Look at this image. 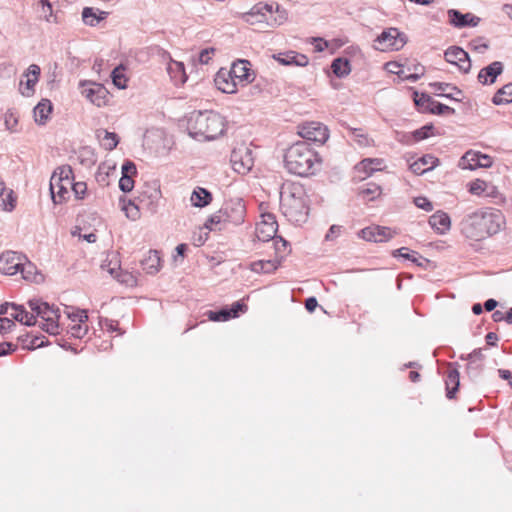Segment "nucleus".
Masks as SVG:
<instances>
[{"mask_svg":"<svg viewBox=\"0 0 512 512\" xmlns=\"http://www.w3.org/2000/svg\"><path fill=\"white\" fill-rule=\"evenodd\" d=\"M393 257H400L405 260H409L413 263H415L419 267H423V263L420 260H423L424 262H428L427 259L423 258L418 254V252L410 250L407 247H401L399 249H396L392 252Z\"/></svg>","mask_w":512,"mask_h":512,"instance_id":"27","label":"nucleus"},{"mask_svg":"<svg viewBox=\"0 0 512 512\" xmlns=\"http://www.w3.org/2000/svg\"><path fill=\"white\" fill-rule=\"evenodd\" d=\"M56 181L59 183L65 182L67 185H72L74 182L73 170L69 165H64L59 167L52 175L50 180V190L52 199L56 202L55 189H56Z\"/></svg>","mask_w":512,"mask_h":512,"instance_id":"15","label":"nucleus"},{"mask_svg":"<svg viewBox=\"0 0 512 512\" xmlns=\"http://www.w3.org/2000/svg\"><path fill=\"white\" fill-rule=\"evenodd\" d=\"M274 58L282 65H295V66H306L309 62L308 57L304 54L297 53L295 51H289L287 53H280Z\"/></svg>","mask_w":512,"mask_h":512,"instance_id":"22","label":"nucleus"},{"mask_svg":"<svg viewBox=\"0 0 512 512\" xmlns=\"http://www.w3.org/2000/svg\"><path fill=\"white\" fill-rule=\"evenodd\" d=\"M504 223L499 210L479 209L466 214L459 223L461 234L468 240L481 241L497 234Z\"/></svg>","mask_w":512,"mask_h":512,"instance_id":"1","label":"nucleus"},{"mask_svg":"<svg viewBox=\"0 0 512 512\" xmlns=\"http://www.w3.org/2000/svg\"><path fill=\"white\" fill-rule=\"evenodd\" d=\"M71 188L78 199H82L86 193L87 185L84 182H73Z\"/></svg>","mask_w":512,"mask_h":512,"instance_id":"60","label":"nucleus"},{"mask_svg":"<svg viewBox=\"0 0 512 512\" xmlns=\"http://www.w3.org/2000/svg\"><path fill=\"white\" fill-rule=\"evenodd\" d=\"M414 203L418 208H420L426 212H430L433 210L432 202L426 197H422V196L416 197L414 199Z\"/></svg>","mask_w":512,"mask_h":512,"instance_id":"53","label":"nucleus"},{"mask_svg":"<svg viewBox=\"0 0 512 512\" xmlns=\"http://www.w3.org/2000/svg\"><path fill=\"white\" fill-rule=\"evenodd\" d=\"M433 99L426 93H418L414 92V102L415 105L420 109L422 112H428L425 110V108L429 107L432 103Z\"/></svg>","mask_w":512,"mask_h":512,"instance_id":"43","label":"nucleus"},{"mask_svg":"<svg viewBox=\"0 0 512 512\" xmlns=\"http://www.w3.org/2000/svg\"><path fill=\"white\" fill-rule=\"evenodd\" d=\"M274 11V5L273 4H267V3H258L254 5L251 10L243 15V19L251 24H257V23H263L267 22V14H272Z\"/></svg>","mask_w":512,"mask_h":512,"instance_id":"13","label":"nucleus"},{"mask_svg":"<svg viewBox=\"0 0 512 512\" xmlns=\"http://www.w3.org/2000/svg\"><path fill=\"white\" fill-rule=\"evenodd\" d=\"M430 226L440 235L445 234L451 226L449 215L443 211H437L429 218Z\"/></svg>","mask_w":512,"mask_h":512,"instance_id":"21","label":"nucleus"},{"mask_svg":"<svg viewBox=\"0 0 512 512\" xmlns=\"http://www.w3.org/2000/svg\"><path fill=\"white\" fill-rule=\"evenodd\" d=\"M277 269V264L271 260H259L251 263V270L256 273H271Z\"/></svg>","mask_w":512,"mask_h":512,"instance_id":"37","label":"nucleus"},{"mask_svg":"<svg viewBox=\"0 0 512 512\" xmlns=\"http://www.w3.org/2000/svg\"><path fill=\"white\" fill-rule=\"evenodd\" d=\"M466 373L471 379H476L483 371V363L475 362L474 360H466Z\"/></svg>","mask_w":512,"mask_h":512,"instance_id":"44","label":"nucleus"},{"mask_svg":"<svg viewBox=\"0 0 512 512\" xmlns=\"http://www.w3.org/2000/svg\"><path fill=\"white\" fill-rule=\"evenodd\" d=\"M103 133L104 136L101 138L102 146L108 150L112 151L116 148L119 143V137L114 132H109L107 130L98 131V137L100 138V134Z\"/></svg>","mask_w":512,"mask_h":512,"instance_id":"35","label":"nucleus"},{"mask_svg":"<svg viewBox=\"0 0 512 512\" xmlns=\"http://www.w3.org/2000/svg\"><path fill=\"white\" fill-rule=\"evenodd\" d=\"M352 136L361 146H367L369 144L368 137L363 133L361 129L351 128L350 129Z\"/></svg>","mask_w":512,"mask_h":512,"instance_id":"54","label":"nucleus"},{"mask_svg":"<svg viewBox=\"0 0 512 512\" xmlns=\"http://www.w3.org/2000/svg\"><path fill=\"white\" fill-rule=\"evenodd\" d=\"M113 84L119 89L127 87V78L124 75V68L122 66L116 67L111 74Z\"/></svg>","mask_w":512,"mask_h":512,"instance_id":"40","label":"nucleus"},{"mask_svg":"<svg viewBox=\"0 0 512 512\" xmlns=\"http://www.w3.org/2000/svg\"><path fill=\"white\" fill-rule=\"evenodd\" d=\"M504 66L500 61H494L482 68L478 73V81L483 84H493L497 77L503 72Z\"/></svg>","mask_w":512,"mask_h":512,"instance_id":"17","label":"nucleus"},{"mask_svg":"<svg viewBox=\"0 0 512 512\" xmlns=\"http://www.w3.org/2000/svg\"><path fill=\"white\" fill-rule=\"evenodd\" d=\"M108 15V12L95 10L92 7H85L82 11V20L86 25L96 26L102 20H104Z\"/></svg>","mask_w":512,"mask_h":512,"instance_id":"26","label":"nucleus"},{"mask_svg":"<svg viewBox=\"0 0 512 512\" xmlns=\"http://www.w3.org/2000/svg\"><path fill=\"white\" fill-rule=\"evenodd\" d=\"M479 152L469 150L459 160L458 166L462 169L475 170L479 168Z\"/></svg>","mask_w":512,"mask_h":512,"instance_id":"30","label":"nucleus"},{"mask_svg":"<svg viewBox=\"0 0 512 512\" xmlns=\"http://www.w3.org/2000/svg\"><path fill=\"white\" fill-rule=\"evenodd\" d=\"M492 102L495 105L509 104L512 102V83L501 87L493 96Z\"/></svg>","mask_w":512,"mask_h":512,"instance_id":"33","label":"nucleus"},{"mask_svg":"<svg viewBox=\"0 0 512 512\" xmlns=\"http://www.w3.org/2000/svg\"><path fill=\"white\" fill-rule=\"evenodd\" d=\"M44 339H45L44 336H42V337L35 336L30 340V342L28 344L24 345V348H26L28 350H34L36 348L43 347V346H45Z\"/></svg>","mask_w":512,"mask_h":512,"instance_id":"62","label":"nucleus"},{"mask_svg":"<svg viewBox=\"0 0 512 512\" xmlns=\"http://www.w3.org/2000/svg\"><path fill=\"white\" fill-rule=\"evenodd\" d=\"M359 193L363 198L372 201L381 195L382 189L378 184L370 182L361 187Z\"/></svg>","mask_w":512,"mask_h":512,"instance_id":"36","label":"nucleus"},{"mask_svg":"<svg viewBox=\"0 0 512 512\" xmlns=\"http://www.w3.org/2000/svg\"><path fill=\"white\" fill-rule=\"evenodd\" d=\"M208 319L214 322L227 321L231 318L228 308H222L219 311H208Z\"/></svg>","mask_w":512,"mask_h":512,"instance_id":"45","label":"nucleus"},{"mask_svg":"<svg viewBox=\"0 0 512 512\" xmlns=\"http://www.w3.org/2000/svg\"><path fill=\"white\" fill-rule=\"evenodd\" d=\"M438 162V158L434 157L431 154H426L420 157L418 160L411 163L409 168L413 173L417 175H422L425 172L432 170L434 167H436L438 165Z\"/></svg>","mask_w":512,"mask_h":512,"instance_id":"20","label":"nucleus"},{"mask_svg":"<svg viewBox=\"0 0 512 512\" xmlns=\"http://www.w3.org/2000/svg\"><path fill=\"white\" fill-rule=\"evenodd\" d=\"M246 215V207L242 199L234 198L226 201L223 207L213 214L205 222V227L213 230V226L217 224L240 225L244 222Z\"/></svg>","mask_w":512,"mask_h":512,"instance_id":"5","label":"nucleus"},{"mask_svg":"<svg viewBox=\"0 0 512 512\" xmlns=\"http://www.w3.org/2000/svg\"><path fill=\"white\" fill-rule=\"evenodd\" d=\"M407 43V36L397 28L390 27L382 31L374 40L373 47L379 51H398Z\"/></svg>","mask_w":512,"mask_h":512,"instance_id":"7","label":"nucleus"},{"mask_svg":"<svg viewBox=\"0 0 512 512\" xmlns=\"http://www.w3.org/2000/svg\"><path fill=\"white\" fill-rule=\"evenodd\" d=\"M278 231V224H270L259 223L256 228V235L259 240L266 242L271 239H274L276 233Z\"/></svg>","mask_w":512,"mask_h":512,"instance_id":"28","label":"nucleus"},{"mask_svg":"<svg viewBox=\"0 0 512 512\" xmlns=\"http://www.w3.org/2000/svg\"><path fill=\"white\" fill-rule=\"evenodd\" d=\"M167 71L176 82L184 83L187 79L182 62L172 60L168 65Z\"/></svg>","mask_w":512,"mask_h":512,"instance_id":"34","label":"nucleus"},{"mask_svg":"<svg viewBox=\"0 0 512 512\" xmlns=\"http://www.w3.org/2000/svg\"><path fill=\"white\" fill-rule=\"evenodd\" d=\"M373 226L363 228L359 231L358 236L365 241L374 242Z\"/></svg>","mask_w":512,"mask_h":512,"instance_id":"64","label":"nucleus"},{"mask_svg":"<svg viewBox=\"0 0 512 512\" xmlns=\"http://www.w3.org/2000/svg\"><path fill=\"white\" fill-rule=\"evenodd\" d=\"M284 163L290 173L304 177L316 172L320 158L306 141H298L286 150Z\"/></svg>","mask_w":512,"mask_h":512,"instance_id":"3","label":"nucleus"},{"mask_svg":"<svg viewBox=\"0 0 512 512\" xmlns=\"http://www.w3.org/2000/svg\"><path fill=\"white\" fill-rule=\"evenodd\" d=\"M449 23L456 28H463L466 26L475 27L479 24L480 18L472 13L462 14L456 9H449L447 11Z\"/></svg>","mask_w":512,"mask_h":512,"instance_id":"14","label":"nucleus"},{"mask_svg":"<svg viewBox=\"0 0 512 512\" xmlns=\"http://www.w3.org/2000/svg\"><path fill=\"white\" fill-rule=\"evenodd\" d=\"M160 198L161 191L159 188L155 187L149 194L147 191L142 192L139 196V201L141 204L145 205L150 212H155Z\"/></svg>","mask_w":512,"mask_h":512,"instance_id":"25","label":"nucleus"},{"mask_svg":"<svg viewBox=\"0 0 512 512\" xmlns=\"http://www.w3.org/2000/svg\"><path fill=\"white\" fill-rule=\"evenodd\" d=\"M53 106L50 100L42 99L34 108L35 122L39 125L46 124L52 113Z\"/></svg>","mask_w":512,"mask_h":512,"instance_id":"24","label":"nucleus"},{"mask_svg":"<svg viewBox=\"0 0 512 512\" xmlns=\"http://www.w3.org/2000/svg\"><path fill=\"white\" fill-rule=\"evenodd\" d=\"M107 93L105 87L97 83H92L83 90L85 97L98 107L106 103Z\"/></svg>","mask_w":512,"mask_h":512,"instance_id":"19","label":"nucleus"},{"mask_svg":"<svg viewBox=\"0 0 512 512\" xmlns=\"http://www.w3.org/2000/svg\"><path fill=\"white\" fill-rule=\"evenodd\" d=\"M141 267L148 274H156L161 268V257L157 250H150L142 260Z\"/></svg>","mask_w":512,"mask_h":512,"instance_id":"23","label":"nucleus"},{"mask_svg":"<svg viewBox=\"0 0 512 512\" xmlns=\"http://www.w3.org/2000/svg\"><path fill=\"white\" fill-rule=\"evenodd\" d=\"M12 309L14 310L11 313V317L16 321L23 323L24 319L28 316L29 312L24 308L23 305L13 304Z\"/></svg>","mask_w":512,"mask_h":512,"instance_id":"49","label":"nucleus"},{"mask_svg":"<svg viewBox=\"0 0 512 512\" xmlns=\"http://www.w3.org/2000/svg\"><path fill=\"white\" fill-rule=\"evenodd\" d=\"M341 230H342L341 226H339V225H332L329 228L327 234L325 235V240L326 241H333L334 239H336L337 237L340 236Z\"/></svg>","mask_w":512,"mask_h":512,"instance_id":"63","label":"nucleus"},{"mask_svg":"<svg viewBox=\"0 0 512 512\" xmlns=\"http://www.w3.org/2000/svg\"><path fill=\"white\" fill-rule=\"evenodd\" d=\"M25 256L13 251H6L0 255V272L5 275H15L19 272Z\"/></svg>","mask_w":512,"mask_h":512,"instance_id":"11","label":"nucleus"},{"mask_svg":"<svg viewBox=\"0 0 512 512\" xmlns=\"http://www.w3.org/2000/svg\"><path fill=\"white\" fill-rule=\"evenodd\" d=\"M134 187V180L129 176H122L119 180V188L121 191L128 193Z\"/></svg>","mask_w":512,"mask_h":512,"instance_id":"57","label":"nucleus"},{"mask_svg":"<svg viewBox=\"0 0 512 512\" xmlns=\"http://www.w3.org/2000/svg\"><path fill=\"white\" fill-rule=\"evenodd\" d=\"M4 122H5V127L7 130H9L10 132L16 131V126L18 124V117L13 110H8L5 113Z\"/></svg>","mask_w":512,"mask_h":512,"instance_id":"46","label":"nucleus"},{"mask_svg":"<svg viewBox=\"0 0 512 512\" xmlns=\"http://www.w3.org/2000/svg\"><path fill=\"white\" fill-rule=\"evenodd\" d=\"M68 317L72 322L85 323L88 320V314L86 310H77L76 312L68 313Z\"/></svg>","mask_w":512,"mask_h":512,"instance_id":"56","label":"nucleus"},{"mask_svg":"<svg viewBox=\"0 0 512 512\" xmlns=\"http://www.w3.org/2000/svg\"><path fill=\"white\" fill-rule=\"evenodd\" d=\"M71 187V185H67L65 182L59 183L56 181V188L58 189L57 192H55L56 196V202L55 203H61L65 196L69 193L68 188Z\"/></svg>","mask_w":512,"mask_h":512,"instance_id":"51","label":"nucleus"},{"mask_svg":"<svg viewBox=\"0 0 512 512\" xmlns=\"http://www.w3.org/2000/svg\"><path fill=\"white\" fill-rule=\"evenodd\" d=\"M190 200L195 207H205L212 201V195L205 188L198 187L192 192Z\"/></svg>","mask_w":512,"mask_h":512,"instance_id":"29","label":"nucleus"},{"mask_svg":"<svg viewBox=\"0 0 512 512\" xmlns=\"http://www.w3.org/2000/svg\"><path fill=\"white\" fill-rule=\"evenodd\" d=\"M187 131L197 141H211L223 135L225 120L213 111H194L187 119Z\"/></svg>","mask_w":512,"mask_h":512,"instance_id":"2","label":"nucleus"},{"mask_svg":"<svg viewBox=\"0 0 512 512\" xmlns=\"http://www.w3.org/2000/svg\"><path fill=\"white\" fill-rule=\"evenodd\" d=\"M215 85L223 93L233 94L237 91L238 83L227 69L221 68L215 76Z\"/></svg>","mask_w":512,"mask_h":512,"instance_id":"16","label":"nucleus"},{"mask_svg":"<svg viewBox=\"0 0 512 512\" xmlns=\"http://www.w3.org/2000/svg\"><path fill=\"white\" fill-rule=\"evenodd\" d=\"M461 360H474L475 362L483 363L485 359V355L483 353L482 348L474 349L471 353L467 355H461Z\"/></svg>","mask_w":512,"mask_h":512,"instance_id":"52","label":"nucleus"},{"mask_svg":"<svg viewBox=\"0 0 512 512\" xmlns=\"http://www.w3.org/2000/svg\"><path fill=\"white\" fill-rule=\"evenodd\" d=\"M27 305L36 317H40L44 320L45 323L41 327L44 331L50 335H57L59 333V308H56L53 305L51 306L40 299H30L27 302Z\"/></svg>","mask_w":512,"mask_h":512,"instance_id":"6","label":"nucleus"},{"mask_svg":"<svg viewBox=\"0 0 512 512\" xmlns=\"http://www.w3.org/2000/svg\"><path fill=\"white\" fill-rule=\"evenodd\" d=\"M35 269H36L35 266L31 262L24 260V261H22V265L19 269V272H21L24 279L32 280L34 278L33 275H34Z\"/></svg>","mask_w":512,"mask_h":512,"instance_id":"48","label":"nucleus"},{"mask_svg":"<svg viewBox=\"0 0 512 512\" xmlns=\"http://www.w3.org/2000/svg\"><path fill=\"white\" fill-rule=\"evenodd\" d=\"M280 208L288 221L295 224L304 223L309 208L303 186L297 183L283 184L280 191Z\"/></svg>","mask_w":512,"mask_h":512,"instance_id":"4","label":"nucleus"},{"mask_svg":"<svg viewBox=\"0 0 512 512\" xmlns=\"http://www.w3.org/2000/svg\"><path fill=\"white\" fill-rule=\"evenodd\" d=\"M298 134L307 141L324 144L329 138V129L321 122L311 121L298 126Z\"/></svg>","mask_w":512,"mask_h":512,"instance_id":"9","label":"nucleus"},{"mask_svg":"<svg viewBox=\"0 0 512 512\" xmlns=\"http://www.w3.org/2000/svg\"><path fill=\"white\" fill-rule=\"evenodd\" d=\"M41 69L37 64H31L26 72L24 73V76L26 78H31L34 81L38 82L40 77Z\"/></svg>","mask_w":512,"mask_h":512,"instance_id":"58","label":"nucleus"},{"mask_svg":"<svg viewBox=\"0 0 512 512\" xmlns=\"http://www.w3.org/2000/svg\"><path fill=\"white\" fill-rule=\"evenodd\" d=\"M430 86L438 92L437 95L452 99L455 101H462L463 98V92L456 86L450 84V83H444V82H434L431 83Z\"/></svg>","mask_w":512,"mask_h":512,"instance_id":"18","label":"nucleus"},{"mask_svg":"<svg viewBox=\"0 0 512 512\" xmlns=\"http://www.w3.org/2000/svg\"><path fill=\"white\" fill-rule=\"evenodd\" d=\"M232 168L238 174L248 173L254 165L252 150L244 143L235 147L230 156Z\"/></svg>","mask_w":512,"mask_h":512,"instance_id":"8","label":"nucleus"},{"mask_svg":"<svg viewBox=\"0 0 512 512\" xmlns=\"http://www.w3.org/2000/svg\"><path fill=\"white\" fill-rule=\"evenodd\" d=\"M83 323H77L71 326L70 332L71 335L75 338H82L87 334L88 328L87 326H82Z\"/></svg>","mask_w":512,"mask_h":512,"instance_id":"61","label":"nucleus"},{"mask_svg":"<svg viewBox=\"0 0 512 512\" xmlns=\"http://www.w3.org/2000/svg\"><path fill=\"white\" fill-rule=\"evenodd\" d=\"M250 66L251 64L248 60L239 59L233 62L228 72L234 80H236L238 85L243 87L254 80V73L251 71Z\"/></svg>","mask_w":512,"mask_h":512,"instance_id":"10","label":"nucleus"},{"mask_svg":"<svg viewBox=\"0 0 512 512\" xmlns=\"http://www.w3.org/2000/svg\"><path fill=\"white\" fill-rule=\"evenodd\" d=\"M459 372L457 369H451L448 372L447 380H446V390H447V398L453 399L455 397L456 392L458 391L460 380H459Z\"/></svg>","mask_w":512,"mask_h":512,"instance_id":"31","label":"nucleus"},{"mask_svg":"<svg viewBox=\"0 0 512 512\" xmlns=\"http://www.w3.org/2000/svg\"><path fill=\"white\" fill-rule=\"evenodd\" d=\"M121 170L122 176H129L132 178L133 175L137 174L136 165L130 160H127L123 163Z\"/></svg>","mask_w":512,"mask_h":512,"instance_id":"59","label":"nucleus"},{"mask_svg":"<svg viewBox=\"0 0 512 512\" xmlns=\"http://www.w3.org/2000/svg\"><path fill=\"white\" fill-rule=\"evenodd\" d=\"M444 57L447 62L458 66L464 73H468L471 69L469 54L461 47L452 46L448 48L444 53Z\"/></svg>","mask_w":512,"mask_h":512,"instance_id":"12","label":"nucleus"},{"mask_svg":"<svg viewBox=\"0 0 512 512\" xmlns=\"http://www.w3.org/2000/svg\"><path fill=\"white\" fill-rule=\"evenodd\" d=\"M433 128L434 127L432 124L424 125L420 129H417L414 132H412L411 137L416 142L424 140L430 136V132L433 130Z\"/></svg>","mask_w":512,"mask_h":512,"instance_id":"47","label":"nucleus"},{"mask_svg":"<svg viewBox=\"0 0 512 512\" xmlns=\"http://www.w3.org/2000/svg\"><path fill=\"white\" fill-rule=\"evenodd\" d=\"M382 161L380 159L366 158L363 159L358 165V169H362L367 175H371L374 171L379 170Z\"/></svg>","mask_w":512,"mask_h":512,"instance_id":"38","label":"nucleus"},{"mask_svg":"<svg viewBox=\"0 0 512 512\" xmlns=\"http://www.w3.org/2000/svg\"><path fill=\"white\" fill-rule=\"evenodd\" d=\"M78 160L85 166H91L96 162L95 154L89 147H84L79 150Z\"/></svg>","mask_w":512,"mask_h":512,"instance_id":"42","label":"nucleus"},{"mask_svg":"<svg viewBox=\"0 0 512 512\" xmlns=\"http://www.w3.org/2000/svg\"><path fill=\"white\" fill-rule=\"evenodd\" d=\"M429 113L436 114V115H443V114H454L455 109L451 108L445 104H442L440 102H437L435 100L432 101L429 107L425 108Z\"/></svg>","mask_w":512,"mask_h":512,"instance_id":"39","label":"nucleus"},{"mask_svg":"<svg viewBox=\"0 0 512 512\" xmlns=\"http://www.w3.org/2000/svg\"><path fill=\"white\" fill-rule=\"evenodd\" d=\"M6 197L2 199V208L5 211H12L16 205V196L14 195L13 190L7 191Z\"/></svg>","mask_w":512,"mask_h":512,"instance_id":"50","label":"nucleus"},{"mask_svg":"<svg viewBox=\"0 0 512 512\" xmlns=\"http://www.w3.org/2000/svg\"><path fill=\"white\" fill-rule=\"evenodd\" d=\"M486 187V182L480 179H476L475 181L470 183L469 192L475 195H480L484 192Z\"/></svg>","mask_w":512,"mask_h":512,"instance_id":"55","label":"nucleus"},{"mask_svg":"<svg viewBox=\"0 0 512 512\" xmlns=\"http://www.w3.org/2000/svg\"><path fill=\"white\" fill-rule=\"evenodd\" d=\"M374 242H385L393 237V232L388 227L373 226Z\"/></svg>","mask_w":512,"mask_h":512,"instance_id":"41","label":"nucleus"},{"mask_svg":"<svg viewBox=\"0 0 512 512\" xmlns=\"http://www.w3.org/2000/svg\"><path fill=\"white\" fill-rule=\"evenodd\" d=\"M331 69L338 78L346 77L351 72L350 61L347 58H335L332 61Z\"/></svg>","mask_w":512,"mask_h":512,"instance_id":"32","label":"nucleus"}]
</instances>
